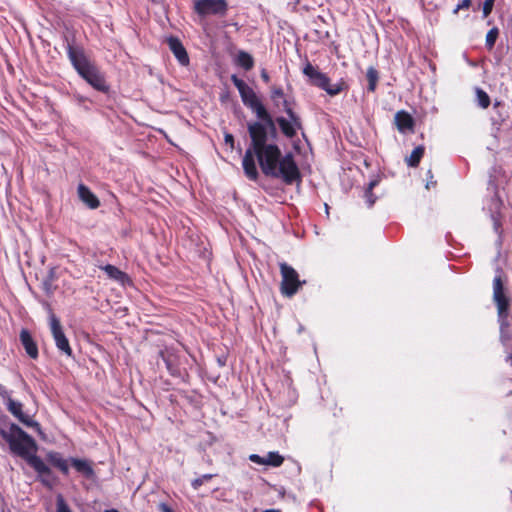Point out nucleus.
Masks as SVG:
<instances>
[{
  "mask_svg": "<svg viewBox=\"0 0 512 512\" xmlns=\"http://www.w3.org/2000/svg\"><path fill=\"white\" fill-rule=\"evenodd\" d=\"M217 362H218L219 366H221V367H222V366H225V364H226V358L218 357V358H217Z\"/></svg>",
  "mask_w": 512,
  "mask_h": 512,
  "instance_id": "a18cd8bd",
  "label": "nucleus"
},
{
  "mask_svg": "<svg viewBox=\"0 0 512 512\" xmlns=\"http://www.w3.org/2000/svg\"><path fill=\"white\" fill-rule=\"evenodd\" d=\"M261 78H262V79H263V81H265V82H268V81H269V79H270V78H269V75H268V73H267V71H266L265 69H263V70L261 71Z\"/></svg>",
  "mask_w": 512,
  "mask_h": 512,
  "instance_id": "37998d69",
  "label": "nucleus"
},
{
  "mask_svg": "<svg viewBox=\"0 0 512 512\" xmlns=\"http://www.w3.org/2000/svg\"><path fill=\"white\" fill-rule=\"evenodd\" d=\"M284 458L278 452H268L266 456V466L279 467L282 465Z\"/></svg>",
  "mask_w": 512,
  "mask_h": 512,
  "instance_id": "393cba45",
  "label": "nucleus"
},
{
  "mask_svg": "<svg viewBox=\"0 0 512 512\" xmlns=\"http://www.w3.org/2000/svg\"><path fill=\"white\" fill-rule=\"evenodd\" d=\"M65 40L67 42L66 50L68 58L77 73L97 91L103 93L108 92L109 85L106 83L104 74L96 64L90 61L86 56L83 47L73 46L67 37H65Z\"/></svg>",
  "mask_w": 512,
  "mask_h": 512,
  "instance_id": "20e7f679",
  "label": "nucleus"
},
{
  "mask_svg": "<svg viewBox=\"0 0 512 512\" xmlns=\"http://www.w3.org/2000/svg\"><path fill=\"white\" fill-rule=\"evenodd\" d=\"M500 208H501V206L498 209H495L492 202L490 201L489 210H490L491 219L493 221V228H494V231L499 235L501 234V231H500L501 222L499 220Z\"/></svg>",
  "mask_w": 512,
  "mask_h": 512,
  "instance_id": "a878e982",
  "label": "nucleus"
},
{
  "mask_svg": "<svg viewBox=\"0 0 512 512\" xmlns=\"http://www.w3.org/2000/svg\"><path fill=\"white\" fill-rule=\"evenodd\" d=\"M394 119L395 124L400 132L405 133L407 131L413 130L414 119L408 112L404 110L398 111L395 114Z\"/></svg>",
  "mask_w": 512,
  "mask_h": 512,
  "instance_id": "dca6fc26",
  "label": "nucleus"
},
{
  "mask_svg": "<svg viewBox=\"0 0 512 512\" xmlns=\"http://www.w3.org/2000/svg\"><path fill=\"white\" fill-rule=\"evenodd\" d=\"M427 175L429 176V180H427V183H426V188L427 189H430L431 186H434L435 185V182H433L431 179H432V174H431V169H428L427 171Z\"/></svg>",
  "mask_w": 512,
  "mask_h": 512,
  "instance_id": "a19ab883",
  "label": "nucleus"
},
{
  "mask_svg": "<svg viewBox=\"0 0 512 512\" xmlns=\"http://www.w3.org/2000/svg\"><path fill=\"white\" fill-rule=\"evenodd\" d=\"M42 287L47 295H51L53 293L51 278H45L42 281Z\"/></svg>",
  "mask_w": 512,
  "mask_h": 512,
  "instance_id": "f704fd0d",
  "label": "nucleus"
},
{
  "mask_svg": "<svg viewBox=\"0 0 512 512\" xmlns=\"http://www.w3.org/2000/svg\"><path fill=\"white\" fill-rule=\"evenodd\" d=\"M425 148L419 145L413 149L409 157H405V160H421L424 156Z\"/></svg>",
  "mask_w": 512,
  "mask_h": 512,
  "instance_id": "7c9ffc66",
  "label": "nucleus"
},
{
  "mask_svg": "<svg viewBox=\"0 0 512 512\" xmlns=\"http://www.w3.org/2000/svg\"><path fill=\"white\" fill-rule=\"evenodd\" d=\"M56 512H72L62 495H58L56 498Z\"/></svg>",
  "mask_w": 512,
  "mask_h": 512,
  "instance_id": "c756f323",
  "label": "nucleus"
},
{
  "mask_svg": "<svg viewBox=\"0 0 512 512\" xmlns=\"http://www.w3.org/2000/svg\"><path fill=\"white\" fill-rule=\"evenodd\" d=\"M381 175L382 174L372 176L370 181L367 184V187L365 188L363 197L365 198L368 208L373 207V205L375 204V202L377 200V197L373 194V189L380 183Z\"/></svg>",
  "mask_w": 512,
  "mask_h": 512,
  "instance_id": "f3484780",
  "label": "nucleus"
},
{
  "mask_svg": "<svg viewBox=\"0 0 512 512\" xmlns=\"http://www.w3.org/2000/svg\"><path fill=\"white\" fill-rule=\"evenodd\" d=\"M303 74L308 78L311 85L324 90L328 95L335 96L345 89V83L341 80L338 83L331 84L330 78L320 72L309 61L303 67Z\"/></svg>",
  "mask_w": 512,
  "mask_h": 512,
  "instance_id": "423d86ee",
  "label": "nucleus"
},
{
  "mask_svg": "<svg viewBox=\"0 0 512 512\" xmlns=\"http://www.w3.org/2000/svg\"><path fill=\"white\" fill-rule=\"evenodd\" d=\"M102 269L110 279H113L121 284H125L129 281L128 275L114 265L107 264Z\"/></svg>",
  "mask_w": 512,
  "mask_h": 512,
  "instance_id": "a211bd4d",
  "label": "nucleus"
},
{
  "mask_svg": "<svg viewBox=\"0 0 512 512\" xmlns=\"http://www.w3.org/2000/svg\"><path fill=\"white\" fill-rule=\"evenodd\" d=\"M44 306L47 308V310L50 313V329L53 336V339L55 341V345L57 349L65 354L67 357H73V351L69 344V340L66 337L63 328L61 326L60 320L56 317V315L52 312V309L49 305V303L44 302Z\"/></svg>",
  "mask_w": 512,
  "mask_h": 512,
  "instance_id": "6e6552de",
  "label": "nucleus"
},
{
  "mask_svg": "<svg viewBox=\"0 0 512 512\" xmlns=\"http://www.w3.org/2000/svg\"><path fill=\"white\" fill-rule=\"evenodd\" d=\"M274 123L279 125L281 132L288 138H293L296 135V127L293 123H291L288 119L280 116L274 120Z\"/></svg>",
  "mask_w": 512,
  "mask_h": 512,
  "instance_id": "6ab92c4d",
  "label": "nucleus"
},
{
  "mask_svg": "<svg viewBox=\"0 0 512 512\" xmlns=\"http://www.w3.org/2000/svg\"><path fill=\"white\" fill-rule=\"evenodd\" d=\"M283 106H284V111L285 113L287 114V116L289 117V121L291 123H293L296 127H298V129H301L302 127V124H301V119L300 117L292 110V108L289 106V103L287 100H283Z\"/></svg>",
  "mask_w": 512,
  "mask_h": 512,
  "instance_id": "b1692460",
  "label": "nucleus"
},
{
  "mask_svg": "<svg viewBox=\"0 0 512 512\" xmlns=\"http://www.w3.org/2000/svg\"><path fill=\"white\" fill-rule=\"evenodd\" d=\"M7 421H8V416L0 411V422L6 423Z\"/></svg>",
  "mask_w": 512,
  "mask_h": 512,
  "instance_id": "c03bdc74",
  "label": "nucleus"
},
{
  "mask_svg": "<svg viewBox=\"0 0 512 512\" xmlns=\"http://www.w3.org/2000/svg\"><path fill=\"white\" fill-rule=\"evenodd\" d=\"M228 10L226 0H196L194 11L201 17L209 15L224 16Z\"/></svg>",
  "mask_w": 512,
  "mask_h": 512,
  "instance_id": "9d476101",
  "label": "nucleus"
},
{
  "mask_svg": "<svg viewBox=\"0 0 512 512\" xmlns=\"http://www.w3.org/2000/svg\"><path fill=\"white\" fill-rule=\"evenodd\" d=\"M235 62L246 71H249L254 67V59L252 55L243 50L238 52Z\"/></svg>",
  "mask_w": 512,
  "mask_h": 512,
  "instance_id": "412c9836",
  "label": "nucleus"
},
{
  "mask_svg": "<svg viewBox=\"0 0 512 512\" xmlns=\"http://www.w3.org/2000/svg\"><path fill=\"white\" fill-rule=\"evenodd\" d=\"M20 342L24 347L27 355L32 359H37L39 352L38 346L33 339L31 333L27 329H22L20 332Z\"/></svg>",
  "mask_w": 512,
  "mask_h": 512,
  "instance_id": "4468645a",
  "label": "nucleus"
},
{
  "mask_svg": "<svg viewBox=\"0 0 512 512\" xmlns=\"http://www.w3.org/2000/svg\"><path fill=\"white\" fill-rule=\"evenodd\" d=\"M231 81L233 82V84L235 85V87L238 89V92L239 94L241 92H243L246 87H248V85L246 84V82L242 79H240L237 75L233 74L231 76Z\"/></svg>",
  "mask_w": 512,
  "mask_h": 512,
  "instance_id": "2f4dec72",
  "label": "nucleus"
},
{
  "mask_svg": "<svg viewBox=\"0 0 512 512\" xmlns=\"http://www.w3.org/2000/svg\"><path fill=\"white\" fill-rule=\"evenodd\" d=\"M214 476V474H203L202 476L194 479L191 482V486L193 489L198 490L205 482L211 480Z\"/></svg>",
  "mask_w": 512,
  "mask_h": 512,
  "instance_id": "c85d7f7f",
  "label": "nucleus"
},
{
  "mask_svg": "<svg viewBox=\"0 0 512 512\" xmlns=\"http://www.w3.org/2000/svg\"><path fill=\"white\" fill-rule=\"evenodd\" d=\"M471 6V0H462L453 10V14H457L462 9H468Z\"/></svg>",
  "mask_w": 512,
  "mask_h": 512,
  "instance_id": "e433bc0d",
  "label": "nucleus"
},
{
  "mask_svg": "<svg viewBox=\"0 0 512 512\" xmlns=\"http://www.w3.org/2000/svg\"><path fill=\"white\" fill-rule=\"evenodd\" d=\"M53 270L50 271L49 275L46 278H51V281H53Z\"/></svg>",
  "mask_w": 512,
  "mask_h": 512,
  "instance_id": "09e8293b",
  "label": "nucleus"
},
{
  "mask_svg": "<svg viewBox=\"0 0 512 512\" xmlns=\"http://www.w3.org/2000/svg\"><path fill=\"white\" fill-rule=\"evenodd\" d=\"M280 272L282 276L281 293L282 295L291 298L298 292L299 288L306 283V281H301L299 279L298 272L287 263L280 264Z\"/></svg>",
  "mask_w": 512,
  "mask_h": 512,
  "instance_id": "0eeeda50",
  "label": "nucleus"
},
{
  "mask_svg": "<svg viewBox=\"0 0 512 512\" xmlns=\"http://www.w3.org/2000/svg\"><path fill=\"white\" fill-rule=\"evenodd\" d=\"M499 332H500V336H499L500 342L506 346L508 344V342L511 340L512 334L509 329L499 330Z\"/></svg>",
  "mask_w": 512,
  "mask_h": 512,
  "instance_id": "72a5a7b5",
  "label": "nucleus"
},
{
  "mask_svg": "<svg viewBox=\"0 0 512 512\" xmlns=\"http://www.w3.org/2000/svg\"><path fill=\"white\" fill-rule=\"evenodd\" d=\"M0 397H2L4 400H8L11 398L10 392L6 389V387L2 384H0Z\"/></svg>",
  "mask_w": 512,
  "mask_h": 512,
  "instance_id": "58836bf2",
  "label": "nucleus"
},
{
  "mask_svg": "<svg viewBox=\"0 0 512 512\" xmlns=\"http://www.w3.org/2000/svg\"><path fill=\"white\" fill-rule=\"evenodd\" d=\"M159 511L160 512H174L170 506H168L166 503H160L159 504Z\"/></svg>",
  "mask_w": 512,
  "mask_h": 512,
  "instance_id": "ea45409f",
  "label": "nucleus"
},
{
  "mask_svg": "<svg viewBox=\"0 0 512 512\" xmlns=\"http://www.w3.org/2000/svg\"><path fill=\"white\" fill-rule=\"evenodd\" d=\"M364 164H365V166H366L367 168H369V167H370V162L365 161V162H364Z\"/></svg>",
  "mask_w": 512,
  "mask_h": 512,
  "instance_id": "8fccbe9b",
  "label": "nucleus"
},
{
  "mask_svg": "<svg viewBox=\"0 0 512 512\" xmlns=\"http://www.w3.org/2000/svg\"><path fill=\"white\" fill-rule=\"evenodd\" d=\"M249 460L258 465H266V457H262L258 454H251Z\"/></svg>",
  "mask_w": 512,
  "mask_h": 512,
  "instance_id": "c9c22d12",
  "label": "nucleus"
},
{
  "mask_svg": "<svg viewBox=\"0 0 512 512\" xmlns=\"http://www.w3.org/2000/svg\"><path fill=\"white\" fill-rule=\"evenodd\" d=\"M167 44L169 46V49L171 50V52L173 53V55L175 56V58L177 59V61L179 62L180 65H182V66L189 65L190 60H189L188 53H187L185 47L183 46L182 42L179 40V38L170 36L167 39Z\"/></svg>",
  "mask_w": 512,
  "mask_h": 512,
  "instance_id": "ddd939ff",
  "label": "nucleus"
},
{
  "mask_svg": "<svg viewBox=\"0 0 512 512\" xmlns=\"http://www.w3.org/2000/svg\"><path fill=\"white\" fill-rule=\"evenodd\" d=\"M510 309L497 310V321L499 323V330H507L510 327L509 322Z\"/></svg>",
  "mask_w": 512,
  "mask_h": 512,
  "instance_id": "5701e85b",
  "label": "nucleus"
},
{
  "mask_svg": "<svg viewBox=\"0 0 512 512\" xmlns=\"http://www.w3.org/2000/svg\"><path fill=\"white\" fill-rule=\"evenodd\" d=\"M366 77L368 80V87H367L368 91L374 92L376 89V86H377L378 79H379L378 71L373 66H370L367 69Z\"/></svg>",
  "mask_w": 512,
  "mask_h": 512,
  "instance_id": "4be33fe9",
  "label": "nucleus"
},
{
  "mask_svg": "<svg viewBox=\"0 0 512 512\" xmlns=\"http://www.w3.org/2000/svg\"><path fill=\"white\" fill-rule=\"evenodd\" d=\"M476 98L479 107L485 109L490 105V97L483 89L476 88Z\"/></svg>",
  "mask_w": 512,
  "mask_h": 512,
  "instance_id": "bb28decb",
  "label": "nucleus"
},
{
  "mask_svg": "<svg viewBox=\"0 0 512 512\" xmlns=\"http://www.w3.org/2000/svg\"><path fill=\"white\" fill-rule=\"evenodd\" d=\"M159 357L165 363V366H166L167 370L169 371L170 375H172V376L179 375V373H180L179 368L175 363V357L173 356V354L161 350L159 352Z\"/></svg>",
  "mask_w": 512,
  "mask_h": 512,
  "instance_id": "aec40b11",
  "label": "nucleus"
},
{
  "mask_svg": "<svg viewBox=\"0 0 512 512\" xmlns=\"http://www.w3.org/2000/svg\"><path fill=\"white\" fill-rule=\"evenodd\" d=\"M1 437L8 443L11 453L24 459L34 469L38 474V480L44 487H53L57 478L49 465L36 454L37 442L31 435L18 424L10 423L8 430L1 431Z\"/></svg>",
  "mask_w": 512,
  "mask_h": 512,
  "instance_id": "f03ea898",
  "label": "nucleus"
},
{
  "mask_svg": "<svg viewBox=\"0 0 512 512\" xmlns=\"http://www.w3.org/2000/svg\"><path fill=\"white\" fill-rule=\"evenodd\" d=\"M225 142L227 144H231L233 146V143H234V137L232 134H226L225 135Z\"/></svg>",
  "mask_w": 512,
  "mask_h": 512,
  "instance_id": "79ce46f5",
  "label": "nucleus"
},
{
  "mask_svg": "<svg viewBox=\"0 0 512 512\" xmlns=\"http://www.w3.org/2000/svg\"><path fill=\"white\" fill-rule=\"evenodd\" d=\"M495 0H485L482 7L483 18L488 17L494 7Z\"/></svg>",
  "mask_w": 512,
  "mask_h": 512,
  "instance_id": "473e14b6",
  "label": "nucleus"
},
{
  "mask_svg": "<svg viewBox=\"0 0 512 512\" xmlns=\"http://www.w3.org/2000/svg\"><path fill=\"white\" fill-rule=\"evenodd\" d=\"M501 273L502 270L497 269V274L493 279V302L497 310L510 309L511 305V297L507 293Z\"/></svg>",
  "mask_w": 512,
  "mask_h": 512,
  "instance_id": "9b49d317",
  "label": "nucleus"
},
{
  "mask_svg": "<svg viewBox=\"0 0 512 512\" xmlns=\"http://www.w3.org/2000/svg\"><path fill=\"white\" fill-rule=\"evenodd\" d=\"M499 105H500V103H499V102H496V103L494 104V107L496 108V107H497V106H499Z\"/></svg>",
  "mask_w": 512,
  "mask_h": 512,
  "instance_id": "3c124183",
  "label": "nucleus"
},
{
  "mask_svg": "<svg viewBox=\"0 0 512 512\" xmlns=\"http://www.w3.org/2000/svg\"><path fill=\"white\" fill-rule=\"evenodd\" d=\"M245 176L257 183L267 193H272L271 181L283 185H299L302 175L297 162H242Z\"/></svg>",
  "mask_w": 512,
  "mask_h": 512,
  "instance_id": "7ed1b4c3",
  "label": "nucleus"
},
{
  "mask_svg": "<svg viewBox=\"0 0 512 512\" xmlns=\"http://www.w3.org/2000/svg\"><path fill=\"white\" fill-rule=\"evenodd\" d=\"M420 162H407L409 167L417 168Z\"/></svg>",
  "mask_w": 512,
  "mask_h": 512,
  "instance_id": "49530a36",
  "label": "nucleus"
},
{
  "mask_svg": "<svg viewBox=\"0 0 512 512\" xmlns=\"http://www.w3.org/2000/svg\"><path fill=\"white\" fill-rule=\"evenodd\" d=\"M506 361H507V362H511V363H512V353H510V354L506 357Z\"/></svg>",
  "mask_w": 512,
  "mask_h": 512,
  "instance_id": "de8ad7c7",
  "label": "nucleus"
},
{
  "mask_svg": "<svg viewBox=\"0 0 512 512\" xmlns=\"http://www.w3.org/2000/svg\"><path fill=\"white\" fill-rule=\"evenodd\" d=\"M507 182V174L501 164L495 163L489 171V180L487 190L492 193L491 202L495 209L502 206L501 197L498 194V188Z\"/></svg>",
  "mask_w": 512,
  "mask_h": 512,
  "instance_id": "1a4fd4ad",
  "label": "nucleus"
},
{
  "mask_svg": "<svg viewBox=\"0 0 512 512\" xmlns=\"http://www.w3.org/2000/svg\"><path fill=\"white\" fill-rule=\"evenodd\" d=\"M498 35H499V30L497 27H493L486 34L485 45L489 50H491L494 47L496 40L498 38Z\"/></svg>",
  "mask_w": 512,
  "mask_h": 512,
  "instance_id": "cd10ccee",
  "label": "nucleus"
},
{
  "mask_svg": "<svg viewBox=\"0 0 512 512\" xmlns=\"http://www.w3.org/2000/svg\"><path fill=\"white\" fill-rule=\"evenodd\" d=\"M45 459L49 465L58 469L64 476L69 475V465H71L79 475L87 480H93L96 477L92 463L88 459L75 457L65 459L61 453L56 451H49Z\"/></svg>",
  "mask_w": 512,
  "mask_h": 512,
  "instance_id": "39448f33",
  "label": "nucleus"
},
{
  "mask_svg": "<svg viewBox=\"0 0 512 512\" xmlns=\"http://www.w3.org/2000/svg\"><path fill=\"white\" fill-rule=\"evenodd\" d=\"M243 104L257 117V121L247 123L251 144L246 150L242 160H293L291 155L281 158V151L276 145L278 138L274 119L261 102L254 90L248 85L240 93Z\"/></svg>",
  "mask_w": 512,
  "mask_h": 512,
  "instance_id": "f257e3e1",
  "label": "nucleus"
},
{
  "mask_svg": "<svg viewBox=\"0 0 512 512\" xmlns=\"http://www.w3.org/2000/svg\"><path fill=\"white\" fill-rule=\"evenodd\" d=\"M6 407L7 410L23 425L35 429L38 433L42 432L41 425L23 412V404L21 402L9 398L6 401Z\"/></svg>",
  "mask_w": 512,
  "mask_h": 512,
  "instance_id": "f8f14e48",
  "label": "nucleus"
},
{
  "mask_svg": "<svg viewBox=\"0 0 512 512\" xmlns=\"http://www.w3.org/2000/svg\"><path fill=\"white\" fill-rule=\"evenodd\" d=\"M80 200L90 209H96L100 205V201L95 194L84 184L80 183L77 188Z\"/></svg>",
  "mask_w": 512,
  "mask_h": 512,
  "instance_id": "2eb2a0df",
  "label": "nucleus"
},
{
  "mask_svg": "<svg viewBox=\"0 0 512 512\" xmlns=\"http://www.w3.org/2000/svg\"><path fill=\"white\" fill-rule=\"evenodd\" d=\"M283 96H284V92H283L282 88H280V87H274V88L272 89L271 98H272L273 100H276V99H278V98H282Z\"/></svg>",
  "mask_w": 512,
  "mask_h": 512,
  "instance_id": "4c0bfd02",
  "label": "nucleus"
}]
</instances>
